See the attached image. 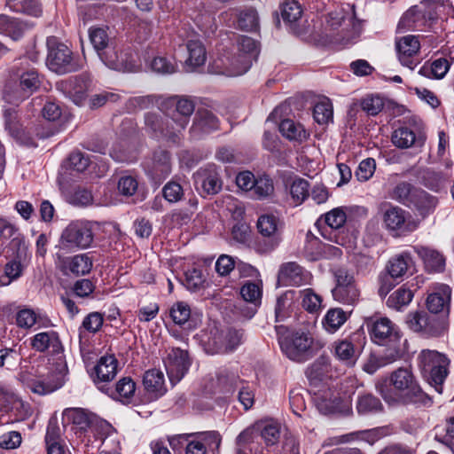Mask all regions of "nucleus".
Wrapping results in <instances>:
<instances>
[{"label":"nucleus","instance_id":"1","mask_svg":"<svg viewBox=\"0 0 454 454\" xmlns=\"http://www.w3.org/2000/svg\"><path fill=\"white\" fill-rule=\"evenodd\" d=\"M376 389L386 403L390 405L424 403L427 395L424 393L408 368H398L388 380L376 384Z\"/></svg>","mask_w":454,"mask_h":454},{"label":"nucleus","instance_id":"2","mask_svg":"<svg viewBox=\"0 0 454 454\" xmlns=\"http://www.w3.org/2000/svg\"><path fill=\"white\" fill-rule=\"evenodd\" d=\"M161 111L165 112L176 124L167 122L166 129H160V132L168 140L173 143L179 142L180 133L187 126L190 116L194 112V103L188 98L171 97L161 102Z\"/></svg>","mask_w":454,"mask_h":454},{"label":"nucleus","instance_id":"3","mask_svg":"<svg viewBox=\"0 0 454 454\" xmlns=\"http://www.w3.org/2000/svg\"><path fill=\"white\" fill-rule=\"evenodd\" d=\"M417 360L425 380L437 393L442 394L444 381L449 375L450 359L436 350L423 349Z\"/></svg>","mask_w":454,"mask_h":454},{"label":"nucleus","instance_id":"4","mask_svg":"<svg viewBox=\"0 0 454 454\" xmlns=\"http://www.w3.org/2000/svg\"><path fill=\"white\" fill-rule=\"evenodd\" d=\"M278 340L282 352L291 360L304 362L312 356V338L303 332H293L277 327Z\"/></svg>","mask_w":454,"mask_h":454},{"label":"nucleus","instance_id":"5","mask_svg":"<svg viewBox=\"0 0 454 454\" xmlns=\"http://www.w3.org/2000/svg\"><path fill=\"white\" fill-rule=\"evenodd\" d=\"M19 380L31 392L43 395L60 388L63 377L55 372L44 373L39 367L24 366L18 374Z\"/></svg>","mask_w":454,"mask_h":454},{"label":"nucleus","instance_id":"6","mask_svg":"<svg viewBox=\"0 0 454 454\" xmlns=\"http://www.w3.org/2000/svg\"><path fill=\"white\" fill-rule=\"evenodd\" d=\"M46 45L48 49L46 63L51 71L59 74H65L68 72H74L81 67V66L74 59L72 51L69 48L59 42L57 37H48Z\"/></svg>","mask_w":454,"mask_h":454},{"label":"nucleus","instance_id":"7","mask_svg":"<svg viewBox=\"0 0 454 454\" xmlns=\"http://www.w3.org/2000/svg\"><path fill=\"white\" fill-rule=\"evenodd\" d=\"M382 223L385 230L394 238L405 237L418 227L409 212L390 204L382 212Z\"/></svg>","mask_w":454,"mask_h":454},{"label":"nucleus","instance_id":"8","mask_svg":"<svg viewBox=\"0 0 454 454\" xmlns=\"http://www.w3.org/2000/svg\"><path fill=\"white\" fill-rule=\"evenodd\" d=\"M94 239L91 223L87 221L70 223L62 231L59 245L62 248L85 249L90 247Z\"/></svg>","mask_w":454,"mask_h":454},{"label":"nucleus","instance_id":"9","mask_svg":"<svg viewBox=\"0 0 454 454\" xmlns=\"http://www.w3.org/2000/svg\"><path fill=\"white\" fill-rule=\"evenodd\" d=\"M12 79L17 80L20 95L18 99L23 100L36 91L41 85V78L37 70L31 67L26 59L15 63L11 69Z\"/></svg>","mask_w":454,"mask_h":454},{"label":"nucleus","instance_id":"10","mask_svg":"<svg viewBox=\"0 0 454 454\" xmlns=\"http://www.w3.org/2000/svg\"><path fill=\"white\" fill-rule=\"evenodd\" d=\"M238 55L231 61L229 75L237 76L247 73L258 57L259 45L253 38L243 35L238 40Z\"/></svg>","mask_w":454,"mask_h":454},{"label":"nucleus","instance_id":"11","mask_svg":"<svg viewBox=\"0 0 454 454\" xmlns=\"http://www.w3.org/2000/svg\"><path fill=\"white\" fill-rule=\"evenodd\" d=\"M101 61L109 68L122 71L134 72L137 65L136 53L129 45H116L107 48L101 52Z\"/></svg>","mask_w":454,"mask_h":454},{"label":"nucleus","instance_id":"12","mask_svg":"<svg viewBox=\"0 0 454 454\" xmlns=\"http://www.w3.org/2000/svg\"><path fill=\"white\" fill-rule=\"evenodd\" d=\"M406 322L412 331L421 333L427 337L441 336L447 327L444 320L430 316L426 311L409 313Z\"/></svg>","mask_w":454,"mask_h":454},{"label":"nucleus","instance_id":"13","mask_svg":"<svg viewBox=\"0 0 454 454\" xmlns=\"http://www.w3.org/2000/svg\"><path fill=\"white\" fill-rule=\"evenodd\" d=\"M336 286L333 289L335 301L342 304L354 305L359 300L360 290L357 288L353 274L345 269H338L334 273Z\"/></svg>","mask_w":454,"mask_h":454},{"label":"nucleus","instance_id":"14","mask_svg":"<svg viewBox=\"0 0 454 454\" xmlns=\"http://www.w3.org/2000/svg\"><path fill=\"white\" fill-rule=\"evenodd\" d=\"M366 327L372 340L379 345L396 343L400 340L397 327L387 317H370Z\"/></svg>","mask_w":454,"mask_h":454},{"label":"nucleus","instance_id":"15","mask_svg":"<svg viewBox=\"0 0 454 454\" xmlns=\"http://www.w3.org/2000/svg\"><path fill=\"white\" fill-rule=\"evenodd\" d=\"M193 184L201 196L216 194L223 185L217 168L214 164L200 168L193 174Z\"/></svg>","mask_w":454,"mask_h":454},{"label":"nucleus","instance_id":"16","mask_svg":"<svg viewBox=\"0 0 454 454\" xmlns=\"http://www.w3.org/2000/svg\"><path fill=\"white\" fill-rule=\"evenodd\" d=\"M163 363L170 382L178 383L187 373L191 366L188 352L179 348H170L163 358Z\"/></svg>","mask_w":454,"mask_h":454},{"label":"nucleus","instance_id":"17","mask_svg":"<svg viewBox=\"0 0 454 454\" xmlns=\"http://www.w3.org/2000/svg\"><path fill=\"white\" fill-rule=\"evenodd\" d=\"M29 345L33 350L38 353L59 356L64 352L59 333L51 329L39 332L30 337Z\"/></svg>","mask_w":454,"mask_h":454},{"label":"nucleus","instance_id":"18","mask_svg":"<svg viewBox=\"0 0 454 454\" xmlns=\"http://www.w3.org/2000/svg\"><path fill=\"white\" fill-rule=\"evenodd\" d=\"M145 172L155 183L166 179L172 170L170 153L163 149L154 151L152 158L145 162Z\"/></svg>","mask_w":454,"mask_h":454},{"label":"nucleus","instance_id":"19","mask_svg":"<svg viewBox=\"0 0 454 454\" xmlns=\"http://www.w3.org/2000/svg\"><path fill=\"white\" fill-rule=\"evenodd\" d=\"M451 300V289L448 285L437 284L428 294L426 301L427 309L432 314L449 315Z\"/></svg>","mask_w":454,"mask_h":454},{"label":"nucleus","instance_id":"20","mask_svg":"<svg viewBox=\"0 0 454 454\" xmlns=\"http://www.w3.org/2000/svg\"><path fill=\"white\" fill-rule=\"evenodd\" d=\"M222 18L233 25L236 23L238 28L246 31H254L259 27L258 14L253 8L231 9L222 13Z\"/></svg>","mask_w":454,"mask_h":454},{"label":"nucleus","instance_id":"21","mask_svg":"<svg viewBox=\"0 0 454 454\" xmlns=\"http://www.w3.org/2000/svg\"><path fill=\"white\" fill-rule=\"evenodd\" d=\"M221 444V435L216 431L199 433L194 439L189 440L185 454H206L207 450H215Z\"/></svg>","mask_w":454,"mask_h":454},{"label":"nucleus","instance_id":"22","mask_svg":"<svg viewBox=\"0 0 454 454\" xmlns=\"http://www.w3.org/2000/svg\"><path fill=\"white\" fill-rule=\"evenodd\" d=\"M396 49L401 64L412 70L417 66L414 56L420 49L419 36L409 35L399 38L396 42Z\"/></svg>","mask_w":454,"mask_h":454},{"label":"nucleus","instance_id":"23","mask_svg":"<svg viewBox=\"0 0 454 454\" xmlns=\"http://www.w3.org/2000/svg\"><path fill=\"white\" fill-rule=\"evenodd\" d=\"M280 221L273 215H262L257 221L258 231L266 238H270L269 244L263 252L275 249L281 241Z\"/></svg>","mask_w":454,"mask_h":454},{"label":"nucleus","instance_id":"24","mask_svg":"<svg viewBox=\"0 0 454 454\" xmlns=\"http://www.w3.org/2000/svg\"><path fill=\"white\" fill-rule=\"evenodd\" d=\"M309 273L298 263L289 262L280 266L278 280L283 286H301L309 281Z\"/></svg>","mask_w":454,"mask_h":454},{"label":"nucleus","instance_id":"25","mask_svg":"<svg viewBox=\"0 0 454 454\" xmlns=\"http://www.w3.org/2000/svg\"><path fill=\"white\" fill-rule=\"evenodd\" d=\"M169 317L174 324L183 326L187 325L189 330L194 329L200 319L192 313L190 305L185 301H176L169 309Z\"/></svg>","mask_w":454,"mask_h":454},{"label":"nucleus","instance_id":"26","mask_svg":"<svg viewBox=\"0 0 454 454\" xmlns=\"http://www.w3.org/2000/svg\"><path fill=\"white\" fill-rule=\"evenodd\" d=\"M414 263L408 252L393 256L387 264V270L392 278H403L413 273Z\"/></svg>","mask_w":454,"mask_h":454},{"label":"nucleus","instance_id":"27","mask_svg":"<svg viewBox=\"0 0 454 454\" xmlns=\"http://www.w3.org/2000/svg\"><path fill=\"white\" fill-rule=\"evenodd\" d=\"M391 140L396 147L406 149L411 146H423L426 137L421 133L416 134L408 127H400L394 130Z\"/></svg>","mask_w":454,"mask_h":454},{"label":"nucleus","instance_id":"28","mask_svg":"<svg viewBox=\"0 0 454 454\" xmlns=\"http://www.w3.org/2000/svg\"><path fill=\"white\" fill-rule=\"evenodd\" d=\"M143 385L146 393L153 399H158L167 392L164 374L158 369L148 370L145 372Z\"/></svg>","mask_w":454,"mask_h":454},{"label":"nucleus","instance_id":"29","mask_svg":"<svg viewBox=\"0 0 454 454\" xmlns=\"http://www.w3.org/2000/svg\"><path fill=\"white\" fill-rule=\"evenodd\" d=\"M260 437L256 423L246 428L237 437V454H253L259 451L258 438Z\"/></svg>","mask_w":454,"mask_h":454},{"label":"nucleus","instance_id":"30","mask_svg":"<svg viewBox=\"0 0 454 454\" xmlns=\"http://www.w3.org/2000/svg\"><path fill=\"white\" fill-rule=\"evenodd\" d=\"M315 401L318 411L325 415L339 412L342 408V400L339 394L331 389L317 394Z\"/></svg>","mask_w":454,"mask_h":454},{"label":"nucleus","instance_id":"31","mask_svg":"<svg viewBox=\"0 0 454 454\" xmlns=\"http://www.w3.org/2000/svg\"><path fill=\"white\" fill-rule=\"evenodd\" d=\"M414 250L429 271L442 272L444 270L445 258L439 251L422 246L415 247Z\"/></svg>","mask_w":454,"mask_h":454},{"label":"nucleus","instance_id":"32","mask_svg":"<svg viewBox=\"0 0 454 454\" xmlns=\"http://www.w3.org/2000/svg\"><path fill=\"white\" fill-rule=\"evenodd\" d=\"M356 410L360 416H370L383 411L381 401L370 393L359 394L356 402Z\"/></svg>","mask_w":454,"mask_h":454},{"label":"nucleus","instance_id":"33","mask_svg":"<svg viewBox=\"0 0 454 454\" xmlns=\"http://www.w3.org/2000/svg\"><path fill=\"white\" fill-rule=\"evenodd\" d=\"M188 59L185 60L187 71L192 72L196 67L205 64L207 52L203 43L200 40H189L187 43Z\"/></svg>","mask_w":454,"mask_h":454},{"label":"nucleus","instance_id":"34","mask_svg":"<svg viewBox=\"0 0 454 454\" xmlns=\"http://www.w3.org/2000/svg\"><path fill=\"white\" fill-rule=\"evenodd\" d=\"M427 26L425 12L415 5L410 8L401 18L398 29L415 30Z\"/></svg>","mask_w":454,"mask_h":454},{"label":"nucleus","instance_id":"35","mask_svg":"<svg viewBox=\"0 0 454 454\" xmlns=\"http://www.w3.org/2000/svg\"><path fill=\"white\" fill-rule=\"evenodd\" d=\"M65 90L74 104L81 105L86 98L89 82L83 76H75L69 79Z\"/></svg>","mask_w":454,"mask_h":454},{"label":"nucleus","instance_id":"36","mask_svg":"<svg viewBox=\"0 0 454 454\" xmlns=\"http://www.w3.org/2000/svg\"><path fill=\"white\" fill-rule=\"evenodd\" d=\"M260 437L264 441L266 446L270 447L278 444L281 437V426L277 421L265 420L256 423Z\"/></svg>","mask_w":454,"mask_h":454},{"label":"nucleus","instance_id":"37","mask_svg":"<svg viewBox=\"0 0 454 454\" xmlns=\"http://www.w3.org/2000/svg\"><path fill=\"white\" fill-rule=\"evenodd\" d=\"M16 325L18 327L25 330L31 329L34 325H38L39 327L49 326L51 320L46 318L42 320L41 317L35 313L33 309L23 308L16 313Z\"/></svg>","mask_w":454,"mask_h":454},{"label":"nucleus","instance_id":"38","mask_svg":"<svg viewBox=\"0 0 454 454\" xmlns=\"http://www.w3.org/2000/svg\"><path fill=\"white\" fill-rule=\"evenodd\" d=\"M136 392V383L130 377H123L117 381L110 395L113 399L129 403Z\"/></svg>","mask_w":454,"mask_h":454},{"label":"nucleus","instance_id":"39","mask_svg":"<svg viewBox=\"0 0 454 454\" xmlns=\"http://www.w3.org/2000/svg\"><path fill=\"white\" fill-rule=\"evenodd\" d=\"M297 299V292L294 290H288L277 299L275 306V317L277 321H282L289 317Z\"/></svg>","mask_w":454,"mask_h":454},{"label":"nucleus","instance_id":"40","mask_svg":"<svg viewBox=\"0 0 454 454\" xmlns=\"http://www.w3.org/2000/svg\"><path fill=\"white\" fill-rule=\"evenodd\" d=\"M349 313L340 308L330 309L322 319L324 329L333 333L337 332L348 319Z\"/></svg>","mask_w":454,"mask_h":454},{"label":"nucleus","instance_id":"41","mask_svg":"<svg viewBox=\"0 0 454 454\" xmlns=\"http://www.w3.org/2000/svg\"><path fill=\"white\" fill-rule=\"evenodd\" d=\"M118 361L114 356L100 357L95 366L96 377L100 381L112 380L117 373Z\"/></svg>","mask_w":454,"mask_h":454},{"label":"nucleus","instance_id":"42","mask_svg":"<svg viewBox=\"0 0 454 454\" xmlns=\"http://www.w3.org/2000/svg\"><path fill=\"white\" fill-rule=\"evenodd\" d=\"M219 121L217 117L208 110H199L195 115L192 131L210 132L217 129Z\"/></svg>","mask_w":454,"mask_h":454},{"label":"nucleus","instance_id":"43","mask_svg":"<svg viewBox=\"0 0 454 454\" xmlns=\"http://www.w3.org/2000/svg\"><path fill=\"white\" fill-rule=\"evenodd\" d=\"M26 29V24L5 14L0 15V34L19 40Z\"/></svg>","mask_w":454,"mask_h":454},{"label":"nucleus","instance_id":"44","mask_svg":"<svg viewBox=\"0 0 454 454\" xmlns=\"http://www.w3.org/2000/svg\"><path fill=\"white\" fill-rule=\"evenodd\" d=\"M333 350L334 356L348 366L354 365L358 356L354 344L348 340L335 341Z\"/></svg>","mask_w":454,"mask_h":454},{"label":"nucleus","instance_id":"45","mask_svg":"<svg viewBox=\"0 0 454 454\" xmlns=\"http://www.w3.org/2000/svg\"><path fill=\"white\" fill-rule=\"evenodd\" d=\"M437 201L434 197L423 190L415 192L410 207H415L422 216L429 215L435 208Z\"/></svg>","mask_w":454,"mask_h":454},{"label":"nucleus","instance_id":"46","mask_svg":"<svg viewBox=\"0 0 454 454\" xmlns=\"http://www.w3.org/2000/svg\"><path fill=\"white\" fill-rule=\"evenodd\" d=\"M280 133L289 140L301 143L305 141L309 134L300 123L294 122L293 120H283L279 124Z\"/></svg>","mask_w":454,"mask_h":454},{"label":"nucleus","instance_id":"47","mask_svg":"<svg viewBox=\"0 0 454 454\" xmlns=\"http://www.w3.org/2000/svg\"><path fill=\"white\" fill-rule=\"evenodd\" d=\"M450 67V62L444 59L440 58L431 63V65H424L419 73L428 78L442 79L445 76Z\"/></svg>","mask_w":454,"mask_h":454},{"label":"nucleus","instance_id":"48","mask_svg":"<svg viewBox=\"0 0 454 454\" xmlns=\"http://www.w3.org/2000/svg\"><path fill=\"white\" fill-rule=\"evenodd\" d=\"M90 40L100 59L101 52L114 45V43L110 42L106 30L102 27H91L90 29Z\"/></svg>","mask_w":454,"mask_h":454},{"label":"nucleus","instance_id":"49","mask_svg":"<svg viewBox=\"0 0 454 454\" xmlns=\"http://www.w3.org/2000/svg\"><path fill=\"white\" fill-rule=\"evenodd\" d=\"M92 259L88 254H80L67 259V268L75 275H86L92 269Z\"/></svg>","mask_w":454,"mask_h":454},{"label":"nucleus","instance_id":"50","mask_svg":"<svg viewBox=\"0 0 454 454\" xmlns=\"http://www.w3.org/2000/svg\"><path fill=\"white\" fill-rule=\"evenodd\" d=\"M419 189L413 187L411 184L402 182L397 184L389 194V197L407 207H411V201L412 200L415 192Z\"/></svg>","mask_w":454,"mask_h":454},{"label":"nucleus","instance_id":"51","mask_svg":"<svg viewBox=\"0 0 454 454\" xmlns=\"http://www.w3.org/2000/svg\"><path fill=\"white\" fill-rule=\"evenodd\" d=\"M412 291L403 286L390 294L387 304L389 308L400 310L406 307L412 301Z\"/></svg>","mask_w":454,"mask_h":454},{"label":"nucleus","instance_id":"52","mask_svg":"<svg viewBox=\"0 0 454 454\" xmlns=\"http://www.w3.org/2000/svg\"><path fill=\"white\" fill-rule=\"evenodd\" d=\"M301 298L302 308L309 313H317L321 309L322 298L312 289L307 288L297 292V296Z\"/></svg>","mask_w":454,"mask_h":454},{"label":"nucleus","instance_id":"53","mask_svg":"<svg viewBox=\"0 0 454 454\" xmlns=\"http://www.w3.org/2000/svg\"><path fill=\"white\" fill-rule=\"evenodd\" d=\"M290 194L295 206L301 204L309 195V182L302 178L294 180L290 186Z\"/></svg>","mask_w":454,"mask_h":454},{"label":"nucleus","instance_id":"54","mask_svg":"<svg viewBox=\"0 0 454 454\" xmlns=\"http://www.w3.org/2000/svg\"><path fill=\"white\" fill-rule=\"evenodd\" d=\"M4 119L5 129L9 131L11 136L17 139H20L22 130L19 123L18 112L16 111V109L12 107L4 109Z\"/></svg>","mask_w":454,"mask_h":454},{"label":"nucleus","instance_id":"55","mask_svg":"<svg viewBox=\"0 0 454 454\" xmlns=\"http://www.w3.org/2000/svg\"><path fill=\"white\" fill-rule=\"evenodd\" d=\"M63 417L67 420L78 426L81 429H86L90 424L88 414L81 408L66 409L63 412Z\"/></svg>","mask_w":454,"mask_h":454},{"label":"nucleus","instance_id":"56","mask_svg":"<svg viewBox=\"0 0 454 454\" xmlns=\"http://www.w3.org/2000/svg\"><path fill=\"white\" fill-rule=\"evenodd\" d=\"M302 9L301 4L294 1H286L281 8V16L285 22L293 24L301 17Z\"/></svg>","mask_w":454,"mask_h":454},{"label":"nucleus","instance_id":"57","mask_svg":"<svg viewBox=\"0 0 454 454\" xmlns=\"http://www.w3.org/2000/svg\"><path fill=\"white\" fill-rule=\"evenodd\" d=\"M313 115L318 124H326L333 119V106L328 99L318 102L314 106Z\"/></svg>","mask_w":454,"mask_h":454},{"label":"nucleus","instance_id":"58","mask_svg":"<svg viewBox=\"0 0 454 454\" xmlns=\"http://www.w3.org/2000/svg\"><path fill=\"white\" fill-rule=\"evenodd\" d=\"M204 283L205 278L200 270L192 268L184 273V285L188 290L198 291L204 286Z\"/></svg>","mask_w":454,"mask_h":454},{"label":"nucleus","instance_id":"59","mask_svg":"<svg viewBox=\"0 0 454 454\" xmlns=\"http://www.w3.org/2000/svg\"><path fill=\"white\" fill-rule=\"evenodd\" d=\"M322 217H324L325 223L332 229L341 228L347 221V214L344 207H335Z\"/></svg>","mask_w":454,"mask_h":454},{"label":"nucleus","instance_id":"60","mask_svg":"<svg viewBox=\"0 0 454 454\" xmlns=\"http://www.w3.org/2000/svg\"><path fill=\"white\" fill-rule=\"evenodd\" d=\"M384 99L380 96L369 95L361 102L362 109L369 115H377L384 107Z\"/></svg>","mask_w":454,"mask_h":454},{"label":"nucleus","instance_id":"61","mask_svg":"<svg viewBox=\"0 0 454 454\" xmlns=\"http://www.w3.org/2000/svg\"><path fill=\"white\" fill-rule=\"evenodd\" d=\"M153 71L162 74H171L176 71V64L172 59L166 57H156L151 63Z\"/></svg>","mask_w":454,"mask_h":454},{"label":"nucleus","instance_id":"62","mask_svg":"<svg viewBox=\"0 0 454 454\" xmlns=\"http://www.w3.org/2000/svg\"><path fill=\"white\" fill-rule=\"evenodd\" d=\"M252 190L258 199L266 198L274 191L272 180L268 176H261L254 180Z\"/></svg>","mask_w":454,"mask_h":454},{"label":"nucleus","instance_id":"63","mask_svg":"<svg viewBox=\"0 0 454 454\" xmlns=\"http://www.w3.org/2000/svg\"><path fill=\"white\" fill-rule=\"evenodd\" d=\"M162 194L166 200L176 203L183 199L184 189L177 182L169 181L164 185Z\"/></svg>","mask_w":454,"mask_h":454},{"label":"nucleus","instance_id":"64","mask_svg":"<svg viewBox=\"0 0 454 454\" xmlns=\"http://www.w3.org/2000/svg\"><path fill=\"white\" fill-rule=\"evenodd\" d=\"M376 169V162L372 158L363 160L357 169L356 170V176L361 182L368 181L374 174Z\"/></svg>","mask_w":454,"mask_h":454}]
</instances>
